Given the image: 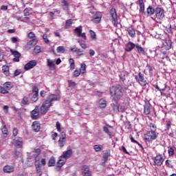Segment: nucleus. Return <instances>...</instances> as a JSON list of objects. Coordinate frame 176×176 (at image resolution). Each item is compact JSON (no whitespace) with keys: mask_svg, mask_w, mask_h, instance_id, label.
Masks as SVG:
<instances>
[{"mask_svg":"<svg viewBox=\"0 0 176 176\" xmlns=\"http://www.w3.org/2000/svg\"><path fill=\"white\" fill-rule=\"evenodd\" d=\"M110 94L116 101L122 100V97H123V87L120 85L112 86L110 87Z\"/></svg>","mask_w":176,"mask_h":176,"instance_id":"obj_1","label":"nucleus"},{"mask_svg":"<svg viewBox=\"0 0 176 176\" xmlns=\"http://www.w3.org/2000/svg\"><path fill=\"white\" fill-rule=\"evenodd\" d=\"M144 140L146 142H152L155 140H157V133L153 130L148 131L144 134Z\"/></svg>","mask_w":176,"mask_h":176,"instance_id":"obj_2","label":"nucleus"},{"mask_svg":"<svg viewBox=\"0 0 176 176\" xmlns=\"http://www.w3.org/2000/svg\"><path fill=\"white\" fill-rule=\"evenodd\" d=\"M144 113L146 116L151 115L153 118H156V111L151 104H146L144 106Z\"/></svg>","mask_w":176,"mask_h":176,"instance_id":"obj_3","label":"nucleus"},{"mask_svg":"<svg viewBox=\"0 0 176 176\" xmlns=\"http://www.w3.org/2000/svg\"><path fill=\"white\" fill-rule=\"evenodd\" d=\"M80 74L82 75H85L86 74V63H82L80 64V67H77L75 69V70L73 72V76L74 78H78V76H80Z\"/></svg>","mask_w":176,"mask_h":176,"instance_id":"obj_4","label":"nucleus"},{"mask_svg":"<svg viewBox=\"0 0 176 176\" xmlns=\"http://www.w3.org/2000/svg\"><path fill=\"white\" fill-rule=\"evenodd\" d=\"M65 144H67V133H65L64 131H62L59 135L58 145L60 148H64Z\"/></svg>","mask_w":176,"mask_h":176,"instance_id":"obj_5","label":"nucleus"},{"mask_svg":"<svg viewBox=\"0 0 176 176\" xmlns=\"http://www.w3.org/2000/svg\"><path fill=\"white\" fill-rule=\"evenodd\" d=\"M135 79L140 86H146V85H149L148 81L145 79V77H144V74L141 72L138 73V76H135Z\"/></svg>","mask_w":176,"mask_h":176,"instance_id":"obj_6","label":"nucleus"},{"mask_svg":"<svg viewBox=\"0 0 176 176\" xmlns=\"http://www.w3.org/2000/svg\"><path fill=\"white\" fill-rule=\"evenodd\" d=\"M28 36L29 39H32L28 43V46H32L34 47V46L38 43V40H36V36H35V33H34V32H30Z\"/></svg>","mask_w":176,"mask_h":176,"instance_id":"obj_7","label":"nucleus"},{"mask_svg":"<svg viewBox=\"0 0 176 176\" xmlns=\"http://www.w3.org/2000/svg\"><path fill=\"white\" fill-rule=\"evenodd\" d=\"M50 107L52 106L50 102H49V100L44 101L41 107H40V113H41V115H45L47 112V111H49Z\"/></svg>","mask_w":176,"mask_h":176,"instance_id":"obj_8","label":"nucleus"},{"mask_svg":"<svg viewBox=\"0 0 176 176\" xmlns=\"http://www.w3.org/2000/svg\"><path fill=\"white\" fill-rule=\"evenodd\" d=\"M153 163L154 166H157L158 167H160L164 162V157H163V155L159 154L157 155L153 159Z\"/></svg>","mask_w":176,"mask_h":176,"instance_id":"obj_9","label":"nucleus"},{"mask_svg":"<svg viewBox=\"0 0 176 176\" xmlns=\"http://www.w3.org/2000/svg\"><path fill=\"white\" fill-rule=\"evenodd\" d=\"M164 10L162 8H155V17L157 20H163L164 18Z\"/></svg>","mask_w":176,"mask_h":176,"instance_id":"obj_10","label":"nucleus"},{"mask_svg":"<svg viewBox=\"0 0 176 176\" xmlns=\"http://www.w3.org/2000/svg\"><path fill=\"white\" fill-rule=\"evenodd\" d=\"M110 16L112 18V23L115 27L118 25V14L116 13V9L111 8L110 10Z\"/></svg>","mask_w":176,"mask_h":176,"instance_id":"obj_11","label":"nucleus"},{"mask_svg":"<svg viewBox=\"0 0 176 176\" xmlns=\"http://www.w3.org/2000/svg\"><path fill=\"white\" fill-rule=\"evenodd\" d=\"M74 31H75V32H77L78 38H80V36H81V38L85 39V41H86V39H87V37L86 36V33H85V32L82 33V31H83L82 26L80 25V26L76 28Z\"/></svg>","mask_w":176,"mask_h":176,"instance_id":"obj_12","label":"nucleus"},{"mask_svg":"<svg viewBox=\"0 0 176 176\" xmlns=\"http://www.w3.org/2000/svg\"><path fill=\"white\" fill-rule=\"evenodd\" d=\"M38 64V62L36 60H30L28 63H26L24 66V69L25 71H28L29 69H32Z\"/></svg>","mask_w":176,"mask_h":176,"instance_id":"obj_13","label":"nucleus"},{"mask_svg":"<svg viewBox=\"0 0 176 176\" xmlns=\"http://www.w3.org/2000/svg\"><path fill=\"white\" fill-rule=\"evenodd\" d=\"M39 109V107L36 106L34 109H33L30 112V116L32 119V120H36L39 118V111H38Z\"/></svg>","mask_w":176,"mask_h":176,"instance_id":"obj_14","label":"nucleus"},{"mask_svg":"<svg viewBox=\"0 0 176 176\" xmlns=\"http://www.w3.org/2000/svg\"><path fill=\"white\" fill-rule=\"evenodd\" d=\"M10 52L14 57L12 59V61H14V63H19V61H20V57H21V54L18 51H14L13 50H10Z\"/></svg>","mask_w":176,"mask_h":176,"instance_id":"obj_15","label":"nucleus"},{"mask_svg":"<svg viewBox=\"0 0 176 176\" xmlns=\"http://www.w3.org/2000/svg\"><path fill=\"white\" fill-rule=\"evenodd\" d=\"M82 176H91V172L90 171V168L87 165L82 166Z\"/></svg>","mask_w":176,"mask_h":176,"instance_id":"obj_16","label":"nucleus"},{"mask_svg":"<svg viewBox=\"0 0 176 176\" xmlns=\"http://www.w3.org/2000/svg\"><path fill=\"white\" fill-rule=\"evenodd\" d=\"M137 46V45L134 44L133 42L129 41L126 44H125V52H132V50Z\"/></svg>","mask_w":176,"mask_h":176,"instance_id":"obj_17","label":"nucleus"},{"mask_svg":"<svg viewBox=\"0 0 176 176\" xmlns=\"http://www.w3.org/2000/svg\"><path fill=\"white\" fill-rule=\"evenodd\" d=\"M32 129L34 133H38L41 130V123L38 121H34L32 124Z\"/></svg>","mask_w":176,"mask_h":176,"instance_id":"obj_18","label":"nucleus"},{"mask_svg":"<svg viewBox=\"0 0 176 176\" xmlns=\"http://www.w3.org/2000/svg\"><path fill=\"white\" fill-rule=\"evenodd\" d=\"M101 19H102V14L100 12H98L95 14L92 21L93 23H95V24H98V23L101 21Z\"/></svg>","mask_w":176,"mask_h":176,"instance_id":"obj_19","label":"nucleus"},{"mask_svg":"<svg viewBox=\"0 0 176 176\" xmlns=\"http://www.w3.org/2000/svg\"><path fill=\"white\" fill-rule=\"evenodd\" d=\"M67 160L60 155L57 162V168H59V170H61L63 166H64V164H65Z\"/></svg>","mask_w":176,"mask_h":176,"instance_id":"obj_20","label":"nucleus"},{"mask_svg":"<svg viewBox=\"0 0 176 176\" xmlns=\"http://www.w3.org/2000/svg\"><path fill=\"white\" fill-rule=\"evenodd\" d=\"M60 156L63 157V158L66 160L69 159V157H72V149H68L67 151L63 152V155Z\"/></svg>","mask_w":176,"mask_h":176,"instance_id":"obj_21","label":"nucleus"},{"mask_svg":"<svg viewBox=\"0 0 176 176\" xmlns=\"http://www.w3.org/2000/svg\"><path fill=\"white\" fill-rule=\"evenodd\" d=\"M103 131L109 135V138H112L115 137V133L113 131H109V128L108 126H103Z\"/></svg>","mask_w":176,"mask_h":176,"instance_id":"obj_22","label":"nucleus"},{"mask_svg":"<svg viewBox=\"0 0 176 176\" xmlns=\"http://www.w3.org/2000/svg\"><path fill=\"white\" fill-rule=\"evenodd\" d=\"M125 31L129 33L131 38H135V29L131 28H126Z\"/></svg>","mask_w":176,"mask_h":176,"instance_id":"obj_23","label":"nucleus"},{"mask_svg":"<svg viewBox=\"0 0 176 176\" xmlns=\"http://www.w3.org/2000/svg\"><path fill=\"white\" fill-rule=\"evenodd\" d=\"M139 6H140V13H145V3L144 2V0H139Z\"/></svg>","mask_w":176,"mask_h":176,"instance_id":"obj_24","label":"nucleus"},{"mask_svg":"<svg viewBox=\"0 0 176 176\" xmlns=\"http://www.w3.org/2000/svg\"><path fill=\"white\" fill-rule=\"evenodd\" d=\"M113 108L114 111H118V112H124V111H126L124 107L120 106L119 104H113Z\"/></svg>","mask_w":176,"mask_h":176,"instance_id":"obj_25","label":"nucleus"},{"mask_svg":"<svg viewBox=\"0 0 176 176\" xmlns=\"http://www.w3.org/2000/svg\"><path fill=\"white\" fill-rule=\"evenodd\" d=\"M3 170L4 173H13L14 171V167L10 165H6L3 167Z\"/></svg>","mask_w":176,"mask_h":176,"instance_id":"obj_26","label":"nucleus"},{"mask_svg":"<svg viewBox=\"0 0 176 176\" xmlns=\"http://www.w3.org/2000/svg\"><path fill=\"white\" fill-rule=\"evenodd\" d=\"M146 13L148 16H153L156 13V10L152 6H149L146 9Z\"/></svg>","mask_w":176,"mask_h":176,"instance_id":"obj_27","label":"nucleus"},{"mask_svg":"<svg viewBox=\"0 0 176 176\" xmlns=\"http://www.w3.org/2000/svg\"><path fill=\"white\" fill-rule=\"evenodd\" d=\"M3 89H5V90H6L7 91H9V90H11L12 88L13 87V85H12L11 82H6L3 84Z\"/></svg>","mask_w":176,"mask_h":176,"instance_id":"obj_28","label":"nucleus"},{"mask_svg":"<svg viewBox=\"0 0 176 176\" xmlns=\"http://www.w3.org/2000/svg\"><path fill=\"white\" fill-rule=\"evenodd\" d=\"M30 104V99L27 96H24L21 102V105L25 107Z\"/></svg>","mask_w":176,"mask_h":176,"instance_id":"obj_29","label":"nucleus"},{"mask_svg":"<svg viewBox=\"0 0 176 176\" xmlns=\"http://www.w3.org/2000/svg\"><path fill=\"white\" fill-rule=\"evenodd\" d=\"M15 146L21 148L23 146V138H19L17 140H14Z\"/></svg>","mask_w":176,"mask_h":176,"instance_id":"obj_30","label":"nucleus"},{"mask_svg":"<svg viewBox=\"0 0 176 176\" xmlns=\"http://www.w3.org/2000/svg\"><path fill=\"white\" fill-rule=\"evenodd\" d=\"M47 101H48L52 106V102H53V101H57V95H55V94L50 95V97L48 100H47Z\"/></svg>","mask_w":176,"mask_h":176,"instance_id":"obj_31","label":"nucleus"},{"mask_svg":"<svg viewBox=\"0 0 176 176\" xmlns=\"http://www.w3.org/2000/svg\"><path fill=\"white\" fill-rule=\"evenodd\" d=\"M74 23V19H67L65 22V28L67 29L71 28L72 27V23Z\"/></svg>","mask_w":176,"mask_h":176,"instance_id":"obj_32","label":"nucleus"},{"mask_svg":"<svg viewBox=\"0 0 176 176\" xmlns=\"http://www.w3.org/2000/svg\"><path fill=\"white\" fill-rule=\"evenodd\" d=\"M23 14H24V16H31V14H32V8H26L23 10Z\"/></svg>","mask_w":176,"mask_h":176,"instance_id":"obj_33","label":"nucleus"},{"mask_svg":"<svg viewBox=\"0 0 176 176\" xmlns=\"http://www.w3.org/2000/svg\"><path fill=\"white\" fill-rule=\"evenodd\" d=\"M135 48L137 49L138 53H139V54H145V50H144L142 47L140 46V45L136 44Z\"/></svg>","mask_w":176,"mask_h":176,"instance_id":"obj_34","label":"nucleus"},{"mask_svg":"<svg viewBox=\"0 0 176 176\" xmlns=\"http://www.w3.org/2000/svg\"><path fill=\"white\" fill-rule=\"evenodd\" d=\"M48 167H54V166H56V159L54 157H51L47 163Z\"/></svg>","mask_w":176,"mask_h":176,"instance_id":"obj_35","label":"nucleus"},{"mask_svg":"<svg viewBox=\"0 0 176 176\" xmlns=\"http://www.w3.org/2000/svg\"><path fill=\"white\" fill-rule=\"evenodd\" d=\"M98 105L100 108H105L107 107V100L104 98H102L98 102Z\"/></svg>","mask_w":176,"mask_h":176,"instance_id":"obj_36","label":"nucleus"},{"mask_svg":"<svg viewBox=\"0 0 176 176\" xmlns=\"http://www.w3.org/2000/svg\"><path fill=\"white\" fill-rule=\"evenodd\" d=\"M2 69L4 75L6 76H9V75H10V72H9V66L3 65Z\"/></svg>","mask_w":176,"mask_h":176,"instance_id":"obj_37","label":"nucleus"},{"mask_svg":"<svg viewBox=\"0 0 176 176\" xmlns=\"http://www.w3.org/2000/svg\"><path fill=\"white\" fill-rule=\"evenodd\" d=\"M35 168H36V173L37 174H39L42 171V168L41 167V164L39 162H36V160L34 163Z\"/></svg>","mask_w":176,"mask_h":176,"instance_id":"obj_38","label":"nucleus"},{"mask_svg":"<svg viewBox=\"0 0 176 176\" xmlns=\"http://www.w3.org/2000/svg\"><path fill=\"white\" fill-rule=\"evenodd\" d=\"M78 43L82 49H87V44H86V41L83 40H78Z\"/></svg>","mask_w":176,"mask_h":176,"instance_id":"obj_39","label":"nucleus"},{"mask_svg":"<svg viewBox=\"0 0 176 176\" xmlns=\"http://www.w3.org/2000/svg\"><path fill=\"white\" fill-rule=\"evenodd\" d=\"M130 140L131 141V142H133V144H137V145H138L140 146V148H141L142 150H144V146H142V144H140V142H138L137 140H135L134 139V138H133V135H130Z\"/></svg>","mask_w":176,"mask_h":176,"instance_id":"obj_40","label":"nucleus"},{"mask_svg":"<svg viewBox=\"0 0 176 176\" xmlns=\"http://www.w3.org/2000/svg\"><path fill=\"white\" fill-rule=\"evenodd\" d=\"M69 63L70 64V71H74L75 69V60L74 58H70Z\"/></svg>","mask_w":176,"mask_h":176,"instance_id":"obj_41","label":"nucleus"},{"mask_svg":"<svg viewBox=\"0 0 176 176\" xmlns=\"http://www.w3.org/2000/svg\"><path fill=\"white\" fill-rule=\"evenodd\" d=\"M94 149L95 152H101V151H102V145L96 144L94 146Z\"/></svg>","mask_w":176,"mask_h":176,"instance_id":"obj_42","label":"nucleus"},{"mask_svg":"<svg viewBox=\"0 0 176 176\" xmlns=\"http://www.w3.org/2000/svg\"><path fill=\"white\" fill-rule=\"evenodd\" d=\"M109 157V151H105L103 153V156H102L104 162H106L108 160Z\"/></svg>","mask_w":176,"mask_h":176,"instance_id":"obj_43","label":"nucleus"},{"mask_svg":"<svg viewBox=\"0 0 176 176\" xmlns=\"http://www.w3.org/2000/svg\"><path fill=\"white\" fill-rule=\"evenodd\" d=\"M62 3H63L64 10H68V8H69V4L68 3V0H62Z\"/></svg>","mask_w":176,"mask_h":176,"instance_id":"obj_44","label":"nucleus"},{"mask_svg":"<svg viewBox=\"0 0 176 176\" xmlns=\"http://www.w3.org/2000/svg\"><path fill=\"white\" fill-rule=\"evenodd\" d=\"M34 53H35V54H38V53H42V48L41 47V46L36 45L34 48Z\"/></svg>","mask_w":176,"mask_h":176,"instance_id":"obj_45","label":"nucleus"},{"mask_svg":"<svg viewBox=\"0 0 176 176\" xmlns=\"http://www.w3.org/2000/svg\"><path fill=\"white\" fill-rule=\"evenodd\" d=\"M56 53H65V47L59 46L56 48Z\"/></svg>","mask_w":176,"mask_h":176,"instance_id":"obj_46","label":"nucleus"},{"mask_svg":"<svg viewBox=\"0 0 176 176\" xmlns=\"http://www.w3.org/2000/svg\"><path fill=\"white\" fill-rule=\"evenodd\" d=\"M168 153L169 157H173L175 155L174 148L171 146L168 147Z\"/></svg>","mask_w":176,"mask_h":176,"instance_id":"obj_47","label":"nucleus"},{"mask_svg":"<svg viewBox=\"0 0 176 176\" xmlns=\"http://www.w3.org/2000/svg\"><path fill=\"white\" fill-rule=\"evenodd\" d=\"M89 34L93 41H96L97 39V35L94 31L89 30Z\"/></svg>","mask_w":176,"mask_h":176,"instance_id":"obj_48","label":"nucleus"},{"mask_svg":"<svg viewBox=\"0 0 176 176\" xmlns=\"http://www.w3.org/2000/svg\"><path fill=\"white\" fill-rule=\"evenodd\" d=\"M165 165L166 166V167H168V168H173L171 160H166L165 161Z\"/></svg>","mask_w":176,"mask_h":176,"instance_id":"obj_49","label":"nucleus"},{"mask_svg":"<svg viewBox=\"0 0 176 176\" xmlns=\"http://www.w3.org/2000/svg\"><path fill=\"white\" fill-rule=\"evenodd\" d=\"M67 83H68L69 87H76V82H75L74 81H72V80H68Z\"/></svg>","mask_w":176,"mask_h":176,"instance_id":"obj_50","label":"nucleus"},{"mask_svg":"<svg viewBox=\"0 0 176 176\" xmlns=\"http://www.w3.org/2000/svg\"><path fill=\"white\" fill-rule=\"evenodd\" d=\"M78 57H82V56H85V53L80 48H77V52H76Z\"/></svg>","mask_w":176,"mask_h":176,"instance_id":"obj_51","label":"nucleus"},{"mask_svg":"<svg viewBox=\"0 0 176 176\" xmlns=\"http://www.w3.org/2000/svg\"><path fill=\"white\" fill-rule=\"evenodd\" d=\"M146 68L148 69V71H149V73L150 74H152V72L154 71L155 69V67L149 65V64H147L146 66Z\"/></svg>","mask_w":176,"mask_h":176,"instance_id":"obj_52","label":"nucleus"},{"mask_svg":"<svg viewBox=\"0 0 176 176\" xmlns=\"http://www.w3.org/2000/svg\"><path fill=\"white\" fill-rule=\"evenodd\" d=\"M47 65L50 67V68H54L56 67V64H54V62L50 60V59L47 60Z\"/></svg>","mask_w":176,"mask_h":176,"instance_id":"obj_53","label":"nucleus"},{"mask_svg":"<svg viewBox=\"0 0 176 176\" xmlns=\"http://www.w3.org/2000/svg\"><path fill=\"white\" fill-rule=\"evenodd\" d=\"M14 154L15 159H19V157L21 156V153H20V151H17L16 149L14 151Z\"/></svg>","mask_w":176,"mask_h":176,"instance_id":"obj_54","label":"nucleus"},{"mask_svg":"<svg viewBox=\"0 0 176 176\" xmlns=\"http://www.w3.org/2000/svg\"><path fill=\"white\" fill-rule=\"evenodd\" d=\"M155 89H157L158 91H164L166 90V84H164V87H160L159 85L155 86Z\"/></svg>","mask_w":176,"mask_h":176,"instance_id":"obj_55","label":"nucleus"},{"mask_svg":"<svg viewBox=\"0 0 176 176\" xmlns=\"http://www.w3.org/2000/svg\"><path fill=\"white\" fill-rule=\"evenodd\" d=\"M38 96H39V94H34L31 98V101H33V102H36L38 101Z\"/></svg>","mask_w":176,"mask_h":176,"instance_id":"obj_56","label":"nucleus"},{"mask_svg":"<svg viewBox=\"0 0 176 176\" xmlns=\"http://www.w3.org/2000/svg\"><path fill=\"white\" fill-rule=\"evenodd\" d=\"M17 134H19V129H17V128H14L12 130V137L16 138V137H17Z\"/></svg>","mask_w":176,"mask_h":176,"instance_id":"obj_57","label":"nucleus"},{"mask_svg":"<svg viewBox=\"0 0 176 176\" xmlns=\"http://www.w3.org/2000/svg\"><path fill=\"white\" fill-rule=\"evenodd\" d=\"M56 130L58 133H61V124L60 122H56Z\"/></svg>","mask_w":176,"mask_h":176,"instance_id":"obj_58","label":"nucleus"},{"mask_svg":"<svg viewBox=\"0 0 176 176\" xmlns=\"http://www.w3.org/2000/svg\"><path fill=\"white\" fill-rule=\"evenodd\" d=\"M125 129H127V130H131V124L130 122H124Z\"/></svg>","mask_w":176,"mask_h":176,"instance_id":"obj_59","label":"nucleus"},{"mask_svg":"<svg viewBox=\"0 0 176 176\" xmlns=\"http://www.w3.org/2000/svg\"><path fill=\"white\" fill-rule=\"evenodd\" d=\"M0 93L1 94H8V93H9V91L6 90L5 88H3V87L0 86Z\"/></svg>","mask_w":176,"mask_h":176,"instance_id":"obj_60","label":"nucleus"},{"mask_svg":"<svg viewBox=\"0 0 176 176\" xmlns=\"http://www.w3.org/2000/svg\"><path fill=\"white\" fill-rule=\"evenodd\" d=\"M149 127H150L151 130H153V131H156V129H157L156 125H155V124H153V123H150Z\"/></svg>","mask_w":176,"mask_h":176,"instance_id":"obj_61","label":"nucleus"},{"mask_svg":"<svg viewBox=\"0 0 176 176\" xmlns=\"http://www.w3.org/2000/svg\"><path fill=\"white\" fill-rule=\"evenodd\" d=\"M43 39L44 42H45V43H50V41L47 38V35L43 34Z\"/></svg>","mask_w":176,"mask_h":176,"instance_id":"obj_62","label":"nucleus"},{"mask_svg":"<svg viewBox=\"0 0 176 176\" xmlns=\"http://www.w3.org/2000/svg\"><path fill=\"white\" fill-rule=\"evenodd\" d=\"M32 91L34 93V94H39V89L36 87H33Z\"/></svg>","mask_w":176,"mask_h":176,"instance_id":"obj_63","label":"nucleus"},{"mask_svg":"<svg viewBox=\"0 0 176 176\" xmlns=\"http://www.w3.org/2000/svg\"><path fill=\"white\" fill-rule=\"evenodd\" d=\"M1 131H2L3 134H8V129L6 128V126H4L2 128Z\"/></svg>","mask_w":176,"mask_h":176,"instance_id":"obj_64","label":"nucleus"}]
</instances>
